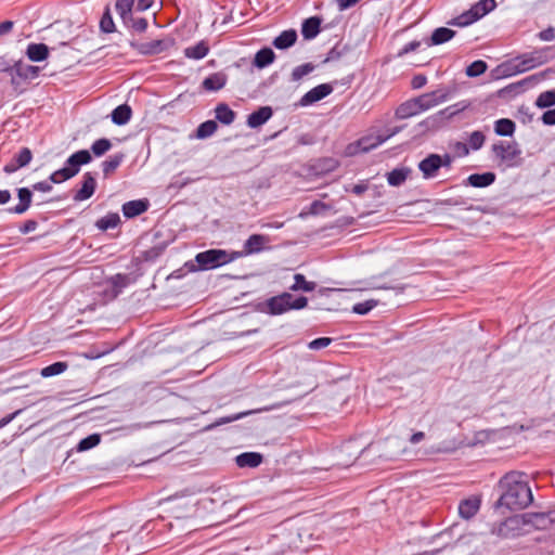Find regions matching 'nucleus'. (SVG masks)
<instances>
[{
	"instance_id": "1",
	"label": "nucleus",
	"mask_w": 555,
	"mask_h": 555,
	"mask_svg": "<svg viewBox=\"0 0 555 555\" xmlns=\"http://www.w3.org/2000/svg\"><path fill=\"white\" fill-rule=\"evenodd\" d=\"M502 491L495 506L507 511H519L526 508L533 501L531 489L526 480L525 474L509 472L499 481Z\"/></svg>"
},
{
	"instance_id": "2",
	"label": "nucleus",
	"mask_w": 555,
	"mask_h": 555,
	"mask_svg": "<svg viewBox=\"0 0 555 555\" xmlns=\"http://www.w3.org/2000/svg\"><path fill=\"white\" fill-rule=\"evenodd\" d=\"M155 0H116L114 8L122 26L130 33L153 31L151 28H159L155 16V12L151 14V18L142 16L141 13L153 8Z\"/></svg>"
},
{
	"instance_id": "3",
	"label": "nucleus",
	"mask_w": 555,
	"mask_h": 555,
	"mask_svg": "<svg viewBox=\"0 0 555 555\" xmlns=\"http://www.w3.org/2000/svg\"><path fill=\"white\" fill-rule=\"evenodd\" d=\"M242 257L240 251L228 253L223 249H208L198 253L195 261L201 270H212L221 266L228 264Z\"/></svg>"
},
{
	"instance_id": "4",
	"label": "nucleus",
	"mask_w": 555,
	"mask_h": 555,
	"mask_svg": "<svg viewBox=\"0 0 555 555\" xmlns=\"http://www.w3.org/2000/svg\"><path fill=\"white\" fill-rule=\"evenodd\" d=\"M91 154L87 150H80L74 154H72L66 163L65 166L56 171H54L50 176V180L52 183H61L64 182L73 177H75L82 165H87L91 162Z\"/></svg>"
},
{
	"instance_id": "5",
	"label": "nucleus",
	"mask_w": 555,
	"mask_h": 555,
	"mask_svg": "<svg viewBox=\"0 0 555 555\" xmlns=\"http://www.w3.org/2000/svg\"><path fill=\"white\" fill-rule=\"evenodd\" d=\"M266 305L270 314L279 315L291 310L305 309L308 305V299L304 296L294 298L292 294L285 292L269 298Z\"/></svg>"
},
{
	"instance_id": "6",
	"label": "nucleus",
	"mask_w": 555,
	"mask_h": 555,
	"mask_svg": "<svg viewBox=\"0 0 555 555\" xmlns=\"http://www.w3.org/2000/svg\"><path fill=\"white\" fill-rule=\"evenodd\" d=\"M495 7V0H480L472 5L469 10L453 18L449 24L461 27L468 26L494 10Z\"/></svg>"
},
{
	"instance_id": "7",
	"label": "nucleus",
	"mask_w": 555,
	"mask_h": 555,
	"mask_svg": "<svg viewBox=\"0 0 555 555\" xmlns=\"http://www.w3.org/2000/svg\"><path fill=\"white\" fill-rule=\"evenodd\" d=\"M490 532L498 539H515L528 534V529L524 528L521 516L515 515L493 525Z\"/></svg>"
},
{
	"instance_id": "8",
	"label": "nucleus",
	"mask_w": 555,
	"mask_h": 555,
	"mask_svg": "<svg viewBox=\"0 0 555 555\" xmlns=\"http://www.w3.org/2000/svg\"><path fill=\"white\" fill-rule=\"evenodd\" d=\"M41 68L36 65L16 61L12 66L4 69L11 77V85L16 89L23 82L30 81L39 77Z\"/></svg>"
},
{
	"instance_id": "9",
	"label": "nucleus",
	"mask_w": 555,
	"mask_h": 555,
	"mask_svg": "<svg viewBox=\"0 0 555 555\" xmlns=\"http://www.w3.org/2000/svg\"><path fill=\"white\" fill-rule=\"evenodd\" d=\"M451 164L452 157L449 154H429L418 163V169L423 178L428 180L436 178L440 168H450Z\"/></svg>"
},
{
	"instance_id": "10",
	"label": "nucleus",
	"mask_w": 555,
	"mask_h": 555,
	"mask_svg": "<svg viewBox=\"0 0 555 555\" xmlns=\"http://www.w3.org/2000/svg\"><path fill=\"white\" fill-rule=\"evenodd\" d=\"M150 37H132V39L128 40V43L135 49L140 53L144 54H154L163 51L167 46L171 44L169 40H154L151 42H142L143 39H149Z\"/></svg>"
},
{
	"instance_id": "11",
	"label": "nucleus",
	"mask_w": 555,
	"mask_h": 555,
	"mask_svg": "<svg viewBox=\"0 0 555 555\" xmlns=\"http://www.w3.org/2000/svg\"><path fill=\"white\" fill-rule=\"evenodd\" d=\"M520 516L524 520V528L528 529V533L534 530H546L552 525V518L545 513H526Z\"/></svg>"
},
{
	"instance_id": "12",
	"label": "nucleus",
	"mask_w": 555,
	"mask_h": 555,
	"mask_svg": "<svg viewBox=\"0 0 555 555\" xmlns=\"http://www.w3.org/2000/svg\"><path fill=\"white\" fill-rule=\"evenodd\" d=\"M492 151L494 155L503 163H512L521 154V151L516 142H500L493 144Z\"/></svg>"
},
{
	"instance_id": "13",
	"label": "nucleus",
	"mask_w": 555,
	"mask_h": 555,
	"mask_svg": "<svg viewBox=\"0 0 555 555\" xmlns=\"http://www.w3.org/2000/svg\"><path fill=\"white\" fill-rule=\"evenodd\" d=\"M446 99L447 94L440 90L427 92L421 94L420 96L413 98L421 114L433 107H436L440 103L444 102Z\"/></svg>"
},
{
	"instance_id": "14",
	"label": "nucleus",
	"mask_w": 555,
	"mask_h": 555,
	"mask_svg": "<svg viewBox=\"0 0 555 555\" xmlns=\"http://www.w3.org/2000/svg\"><path fill=\"white\" fill-rule=\"evenodd\" d=\"M333 91L332 86L327 83L319 85L311 90H309L301 99L300 104L302 106L311 105L325 96H327Z\"/></svg>"
},
{
	"instance_id": "15",
	"label": "nucleus",
	"mask_w": 555,
	"mask_h": 555,
	"mask_svg": "<svg viewBox=\"0 0 555 555\" xmlns=\"http://www.w3.org/2000/svg\"><path fill=\"white\" fill-rule=\"evenodd\" d=\"M451 38L452 37H427L421 41H412L409 44H406L401 51H399L398 55L401 56L403 54L416 50L417 48L428 49L434 46L442 44Z\"/></svg>"
},
{
	"instance_id": "16",
	"label": "nucleus",
	"mask_w": 555,
	"mask_h": 555,
	"mask_svg": "<svg viewBox=\"0 0 555 555\" xmlns=\"http://www.w3.org/2000/svg\"><path fill=\"white\" fill-rule=\"evenodd\" d=\"M50 49L44 43H29L26 47L25 55L34 63H40L49 57Z\"/></svg>"
},
{
	"instance_id": "17",
	"label": "nucleus",
	"mask_w": 555,
	"mask_h": 555,
	"mask_svg": "<svg viewBox=\"0 0 555 555\" xmlns=\"http://www.w3.org/2000/svg\"><path fill=\"white\" fill-rule=\"evenodd\" d=\"M267 243H269V238L267 236L253 234L246 240L244 250L240 253L242 254V257L260 253Z\"/></svg>"
},
{
	"instance_id": "18",
	"label": "nucleus",
	"mask_w": 555,
	"mask_h": 555,
	"mask_svg": "<svg viewBox=\"0 0 555 555\" xmlns=\"http://www.w3.org/2000/svg\"><path fill=\"white\" fill-rule=\"evenodd\" d=\"M481 501L478 496H470L460 502L459 515L463 519L473 518L480 509Z\"/></svg>"
},
{
	"instance_id": "19",
	"label": "nucleus",
	"mask_w": 555,
	"mask_h": 555,
	"mask_svg": "<svg viewBox=\"0 0 555 555\" xmlns=\"http://www.w3.org/2000/svg\"><path fill=\"white\" fill-rule=\"evenodd\" d=\"M96 182L90 172L83 175L81 188L77 191L74 196L76 202H82L90 198L95 191Z\"/></svg>"
},
{
	"instance_id": "20",
	"label": "nucleus",
	"mask_w": 555,
	"mask_h": 555,
	"mask_svg": "<svg viewBox=\"0 0 555 555\" xmlns=\"http://www.w3.org/2000/svg\"><path fill=\"white\" fill-rule=\"evenodd\" d=\"M272 116V108L270 106H262L253 112L247 117V126L249 128H258L266 124Z\"/></svg>"
},
{
	"instance_id": "21",
	"label": "nucleus",
	"mask_w": 555,
	"mask_h": 555,
	"mask_svg": "<svg viewBox=\"0 0 555 555\" xmlns=\"http://www.w3.org/2000/svg\"><path fill=\"white\" fill-rule=\"evenodd\" d=\"M149 208L147 201L135 199L127 202L122 205V214L126 218H134L143 212H145Z\"/></svg>"
},
{
	"instance_id": "22",
	"label": "nucleus",
	"mask_w": 555,
	"mask_h": 555,
	"mask_svg": "<svg viewBox=\"0 0 555 555\" xmlns=\"http://www.w3.org/2000/svg\"><path fill=\"white\" fill-rule=\"evenodd\" d=\"M33 158V154L29 149H22L18 154L15 156L14 162L5 165L4 171L7 173H12L16 171L18 168L25 167L30 163Z\"/></svg>"
},
{
	"instance_id": "23",
	"label": "nucleus",
	"mask_w": 555,
	"mask_h": 555,
	"mask_svg": "<svg viewBox=\"0 0 555 555\" xmlns=\"http://www.w3.org/2000/svg\"><path fill=\"white\" fill-rule=\"evenodd\" d=\"M18 204L9 209L10 212L22 215L30 207L33 194L29 189L21 188L17 190Z\"/></svg>"
},
{
	"instance_id": "24",
	"label": "nucleus",
	"mask_w": 555,
	"mask_h": 555,
	"mask_svg": "<svg viewBox=\"0 0 555 555\" xmlns=\"http://www.w3.org/2000/svg\"><path fill=\"white\" fill-rule=\"evenodd\" d=\"M327 26L322 27V18L319 16H311L302 22L301 35L312 36L319 35L320 31L326 30Z\"/></svg>"
},
{
	"instance_id": "25",
	"label": "nucleus",
	"mask_w": 555,
	"mask_h": 555,
	"mask_svg": "<svg viewBox=\"0 0 555 555\" xmlns=\"http://www.w3.org/2000/svg\"><path fill=\"white\" fill-rule=\"evenodd\" d=\"M228 77L224 73H215L206 77L203 81V88L207 91H218L227 83Z\"/></svg>"
},
{
	"instance_id": "26",
	"label": "nucleus",
	"mask_w": 555,
	"mask_h": 555,
	"mask_svg": "<svg viewBox=\"0 0 555 555\" xmlns=\"http://www.w3.org/2000/svg\"><path fill=\"white\" fill-rule=\"evenodd\" d=\"M262 462V455L257 452H244L235 457L238 467H257Z\"/></svg>"
},
{
	"instance_id": "27",
	"label": "nucleus",
	"mask_w": 555,
	"mask_h": 555,
	"mask_svg": "<svg viewBox=\"0 0 555 555\" xmlns=\"http://www.w3.org/2000/svg\"><path fill=\"white\" fill-rule=\"evenodd\" d=\"M393 133L395 132L388 134L387 137H364L357 142V149L360 152H369L383 144Z\"/></svg>"
},
{
	"instance_id": "28",
	"label": "nucleus",
	"mask_w": 555,
	"mask_h": 555,
	"mask_svg": "<svg viewBox=\"0 0 555 555\" xmlns=\"http://www.w3.org/2000/svg\"><path fill=\"white\" fill-rule=\"evenodd\" d=\"M516 125L509 118H501L494 121V132L500 137H512L515 133Z\"/></svg>"
},
{
	"instance_id": "29",
	"label": "nucleus",
	"mask_w": 555,
	"mask_h": 555,
	"mask_svg": "<svg viewBox=\"0 0 555 555\" xmlns=\"http://www.w3.org/2000/svg\"><path fill=\"white\" fill-rule=\"evenodd\" d=\"M420 114L421 113L417 109L416 103L414 102L413 99L403 102L396 109V116L400 119H406Z\"/></svg>"
},
{
	"instance_id": "30",
	"label": "nucleus",
	"mask_w": 555,
	"mask_h": 555,
	"mask_svg": "<svg viewBox=\"0 0 555 555\" xmlns=\"http://www.w3.org/2000/svg\"><path fill=\"white\" fill-rule=\"evenodd\" d=\"M131 113L127 104L119 105L112 112V121L118 126L126 125L131 118Z\"/></svg>"
},
{
	"instance_id": "31",
	"label": "nucleus",
	"mask_w": 555,
	"mask_h": 555,
	"mask_svg": "<svg viewBox=\"0 0 555 555\" xmlns=\"http://www.w3.org/2000/svg\"><path fill=\"white\" fill-rule=\"evenodd\" d=\"M495 176L492 172L474 173L468 177V183L474 188H486L494 182Z\"/></svg>"
},
{
	"instance_id": "32",
	"label": "nucleus",
	"mask_w": 555,
	"mask_h": 555,
	"mask_svg": "<svg viewBox=\"0 0 555 555\" xmlns=\"http://www.w3.org/2000/svg\"><path fill=\"white\" fill-rule=\"evenodd\" d=\"M317 287L315 282L307 281L306 276L301 273H296L294 275V283L291 285L289 289L293 292H312Z\"/></svg>"
},
{
	"instance_id": "33",
	"label": "nucleus",
	"mask_w": 555,
	"mask_h": 555,
	"mask_svg": "<svg viewBox=\"0 0 555 555\" xmlns=\"http://www.w3.org/2000/svg\"><path fill=\"white\" fill-rule=\"evenodd\" d=\"M215 113L216 118L223 125H231L234 121L235 113L224 103L218 104Z\"/></svg>"
},
{
	"instance_id": "34",
	"label": "nucleus",
	"mask_w": 555,
	"mask_h": 555,
	"mask_svg": "<svg viewBox=\"0 0 555 555\" xmlns=\"http://www.w3.org/2000/svg\"><path fill=\"white\" fill-rule=\"evenodd\" d=\"M274 61V52L270 48L259 50L254 60V64L258 68H263Z\"/></svg>"
},
{
	"instance_id": "35",
	"label": "nucleus",
	"mask_w": 555,
	"mask_h": 555,
	"mask_svg": "<svg viewBox=\"0 0 555 555\" xmlns=\"http://www.w3.org/2000/svg\"><path fill=\"white\" fill-rule=\"evenodd\" d=\"M99 25H100V29L105 34L119 33V30L117 29V27L114 23L112 12H111V9L108 5H106V8L104 10Z\"/></svg>"
},
{
	"instance_id": "36",
	"label": "nucleus",
	"mask_w": 555,
	"mask_h": 555,
	"mask_svg": "<svg viewBox=\"0 0 555 555\" xmlns=\"http://www.w3.org/2000/svg\"><path fill=\"white\" fill-rule=\"evenodd\" d=\"M125 155L122 153H117L109 156L106 160L102 163V169L105 177L109 176L114 172L122 163Z\"/></svg>"
},
{
	"instance_id": "37",
	"label": "nucleus",
	"mask_w": 555,
	"mask_h": 555,
	"mask_svg": "<svg viewBox=\"0 0 555 555\" xmlns=\"http://www.w3.org/2000/svg\"><path fill=\"white\" fill-rule=\"evenodd\" d=\"M410 172L409 168H396L387 175V181L390 185L398 186L406 180Z\"/></svg>"
},
{
	"instance_id": "38",
	"label": "nucleus",
	"mask_w": 555,
	"mask_h": 555,
	"mask_svg": "<svg viewBox=\"0 0 555 555\" xmlns=\"http://www.w3.org/2000/svg\"><path fill=\"white\" fill-rule=\"evenodd\" d=\"M208 51H209V48L206 44V42L205 41H201V42H198L194 47L186 48L184 50V55L188 59L201 60V59H203V57H205L207 55Z\"/></svg>"
},
{
	"instance_id": "39",
	"label": "nucleus",
	"mask_w": 555,
	"mask_h": 555,
	"mask_svg": "<svg viewBox=\"0 0 555 555\" xmlns=\"http://www.w3.org/2000/svg\"><path fill=\"white\" fill-rule=\"evenodd\" d=\"M120 222L119 215L116 212L107 214L106 216L99 219L95 223L96 228L101 231L114 229Z\"/></svg>"
},
{
	"instance_id": "40",
	"label": "nucleus",
	"mask_w": 555,
	"mask_h": 555,
	"mask_svg": "<svg viewBox=\"0 0 555 555\" xmlns=\"http://www.w3.org/2000/svg\"><path fill=\"white\" fill-rule=\"evenodd\" d=\"M67 367L68 365L66 362H54L43 367L40 374L42 377L48 378L64 373L67 370Z\"/></svg>"
},
{
	"instance_id": "41",
	"label": "nucleus",
	"mask_w": 555,
	"mask_h": 555,
	"mask_svg": "<svg viewBox=\"0 0 555 555\" xmlns=\"http://www.w3.org/2000/svg\"><path fill=\"white\" fill-rule=\"evenodd\" d=\"M217 130V124L214 120L202 122L196 130V138L206 139L212 135Z\"/></svg>"
},
{
	"instance_id": "42",
	"label": "nucleus",
	"mask_w": 555,
	"mask_h": 555,
	"mask_svg": "<svg viewBox=\"0 0 555 555\" xmlns=\"http://www.w3.org/2000/svg\"><path fill=\"white\" fill-rule=\"evenodd\" d=\"M101 441V436L99 434H92L88 437L81 439L77 446V451L83 452L88 451L94 447H96Z\"/></svg>"
},
{
	"instance_id": "43",
	"label": "nucleus",
	"mask_w": 555,
	"mask_h": 555,
	"mask_svg": "<svg viewBox=\"0 0 555 555\" xmlns=\"http://www.w3.org/2000/svg\"><path fill=\"white\" fill-rule=\"evenodd\" d=\"M535 105L540 108H545L555 105V90H547L537 98Z\"/></svg>"
},
{
	"instance_id": "44",
	"label": "nucleus",
	"mask_w": 555,
	"mask_h": 555,
	"mask_svg": "<svg viewBox=\"0 0 555 555\" xmlns=\"http://www.w3.org/2000/svg\"><path fill=\"white\" fill-rule=\"evenodd\" d=\"M266 410L267 409L250 410V411L240 412V413H236V414H233L230 416L220 417L215 422L214 426H221V425H224V424H228L231 422H235V421H238V420H241L247 415H250L253 413L262 412Z\"/></svg>"
},
{
	"instance_id": "45",
	"label": "nucleus",
	"mask_w": 555,
	"mask_h": 555,
	"mask_svg": "<svg viewBox=\"0 0 555 555\" xmlns=\"http://www.w3.org/2000/svg\"><path fill=\"white\" fill-rule=\"evenodd\" d=\"M112 288L114 289V296H117L118 293L127 286L129 279L125 274H115L114 276L109 278L107 281Z\"/></svg>"
},
{
	"instance_id": "46",
	"label": "nucleus",
	"mask_w": 555,
	"mask_h": 555,
	"mask_svg": "<svg viewBox=\"0 0 555 555\" xmlns=\"http://www.w3.org/2000/svg\"><path fill=\"white\" fill-rule=\"evenodd\" d=\"M112 147V143L108 139H99L96 141H94L91 145V151L92 153L96 156V157H100L102 155H104L106 152H108Z\"/></svg>"
},
{
	"instance_id": "47",
	"label": "nucleus",
	"mask_w": 555,
	"mask_h": 555,
	"mask_svg": "<svg viewBox=\"0 0 555 555\" xmlns=\"http://www.w3.org/2000/svg\"><path fill=\"white\" fill-rule=\"evenodd\" d=\"M487 67L486 62L478 60L468 65L465 73L468 77H478L487 70Z\"/></svg>"
},
{
	"instance_id": "48",
	"label": "nucleus",
	"mask_w": 555,
	"mask_h": 555,
	"mask_svg": "<svg viewBox=\"0 0 555 555\" xmlns=\"http://www.w3.org/2000/svg\"><path fill=\"white\" fill-rule=\"evenodd\" d=\"M378 301L369 299L362 302H358L352 307V312L356 314L364 315L377 306Z\"/></svg>"
},
{
	"instance_id": "49",
	"label": "nucleus",
	"mask_w": 555,
	"mask_h": 555,
	"mask_svg": "<svg viewBox=\"0 0 555 555\" xmlns=\"http://www.w3.org/2000/svg\"><path fill=\"white\" fill-rule=\"evenodd\" d=\"M331 207L323 203V202H320V201H314L313 203H311V205L309 206V210L308 212H300L299 214V217L300 218H304L306 215H313V216H317V215H321V214H324L325 211L330 210Z\"/></svg>"
},
{
	"instance_id": "50",
	"label": "nucleus",
	"mask_w": 555,
	"mask_h": 555,
	"mask_svg": "<svg viewBox=\"0 0 555 555\" xmlns=\"http://www.w3.org/2000/svg\"><path fill=\"white\" fill-rule=\"evenodd\" d=\"M363 451V447L358 444L357 441H349L345 443L341 448V453H347L353 460H356L361 452Z\"/></svg>"
},
{
	"instance_id": "51",
	"label": "nucleus",
	"mask_w": 555,
	"mask_h": 555,
	"mask_svg": "<svg viewBox=\"0 0 555 555\" xmlns=\"http://www.w3.org/2000/svg\"><path fill=\"white\" fill-rule=\"evenodd\" d=\"M485 139V134L481 131H474L469 134L468 144L470 149L477 151L483 145Z\"/></svg>"
},
{
	"instance_id": "52",
	"label": "nucleus",
	"mask_w": 555,
	"mask_h": 555,
	"mask_svg": "<svg viewBox=\"0 0 555 555\" xmlns=\"http://www.w3.org/2000/svg\"><path fill=\"white\" fill-rule=\"evenodd\" d=\"M312 70H313V66L311 64H304V65L297 66L292 72V78L294 81H299L302 77L307 76Z\"/></svg>"
},
{
	"instance_id": "53",
	"label": "nucleus",
	"mask_w": 555,
	"mask_h": 555,
	"mask_svg": "<svg viewBox=\"0 0 555 555\" xmlns=\"http://www.w3.org/2000/svg\"><path fill=\"white\" fill-rule=\"evenodd\" d=\"M332 343V338L330 337H320L311 340L308 344V348L311 350H321L323 348H326Z\"/></svg>"
},
{
	"instance_id": "54",
	"label": "nucleus",
	"mask_w": 555,
	"mask_h": 555,
	"mask_svg": "<svg viewBox=\"0 0 555 555\" xmlns=\"http://www.w3.org/2000/svg\"><path fill=\"white\" fill-rule=\"evenodd\" d=\"M296 38L297 37H275L273 46L276 49H287L295 43Z\"/></svg>"
},
{
	"instance_id": "55",
	"label": "nucleus",
	"mask_w": 555,
	"mask_h": 555,
	"mask_svg": "<svg viewBox=\"0 0 555 555\" xmlns=\"http://www.w3.org/2000/svg\"><path fill=\"white\" fill-rule=\"evenodd\" d=\"M541 119L544 125H547V126L555 125V107L553 109H548V111L544 112Z\"/></svg>"
},
{
	"instance_id": "56",
	"label": "nucleus",
	"mask_w": 555,
	"mask_h": 555,
	"mask_svg": "<svg viewBox=\"0 0 555 555\" xmlns=\"http://www.w3.org/2000/svg\"><path fill=\"white\" fill-rule=\"evenodd\" d=\"M49 28L55 33H64L65 30H67L69 28V24L67 21H57V22L53 23L52 25H50Z\"/></svg>"
},
{
	"instance_id": "57",
	"label": "nucleus",
	"mask_w": 555,
	"mask_h": 555,
	"mask_svg": "<svg viewBox=\"0 0 555 555\" xmlns=\"http://www.w3.org/2000/svg\"><path fill=\"white\" fill-rule=\"evenodd\" d=\"M427 82V78L424 75H416L413 77L411 81V86L413 89H421L424 87Z\"/></svg>"
},
{
	"instance_id": "58",
	"label": "nucleus",
	"mask_w": 555,
	"mask_h": 555,
	"mask_svg": "<svg viewBox=\"0 0 555 555\" xmlns=\"http://www.w3.org/2000/svg\"><path fill=\"white\" fill-rule=\"evenodd\" d=\"M51 182H52L51 180H50V182L49 181L37 182L33 185V189L36 191L43 192V193L50 192L52 190Z\"/></svg>"
},
{
	"instance_id": "59",
	"label": "nucleus",
	"mask_w": 555,
	"mask_h": 555,
	"mask_svg": "<svg viewBox=\"0 0 555 555\" xmlns=\"http://www.w3.org/2000/svg\"><path fill=\"white\" fill-rule=\"evenodd\" d=\"M37 228V222L34 220H27L21 228L20 231L23 234H27L29 232L35 231Z\"/></svg>"
},
{
	"instance_id": "60",
	"label": "nucleus",
	"mask_w": 555,
	"mask_h": 555,
	"mask_svg": "<svg viewBox=\"0 0 555 555\" xmlns=\"http://www.w3.org/2000/svg\"><path fill=\"white\" fill-rule=\"evenodd\" d=\"M14 22L12 21H4L0 23V35H5L10 33L13 29Z\"/></svg>"
},
{
	"instance_id": "61",
	"label": "nucleus",
	"mask_w": 555,
	"mask_h": 555,
	"mask_svg": "<svg viewBox=\"0 0 555 555\" xmlns=\"http://www.w3.org/2000/svg\"><path fill=\"white\" fill-rule=\"evenodd\" d=\"M336 2L340 10H346L354 5L358 2V0H336Z\"/></svg>"
},
{
	"instance_id": "62",
	"label": "nucleus",
	"mask_w": 555,
	"mask_h": 555,
	"mask_svg": "<svg viewBox=\"0 0 555 555\" xmlns=\"http://www.w3.org/2000/svg\"><path fill=\"white\" fill-rule=\"evenodd\" d=\"M425 438V434L423 431H417V433H414L411 437H410V442L412 444H417L420 443L421 441H423Z\"/></svg>"
},
{
	"instance_id": "63",
	"label": "nucleus",
	"mask_w": 555,
	"mask_h": 555,
	"mask_svg": "<svg viewBox=\"0 0 555 555\" xmlns=\"http://www.w3.org/2000/svg\"><path fill=\"white\" fill-rule=\"evenodd\" d=\"M431 35H455V31L447 27H438Z\"/></svg>"
},
{
	"instance_id": "64",
	"label": "nucleus",
	"mask_w": 555,
	"mask_h": 555,
	"mask_svg": "<svg viewBox=\"0 0 555 555\" xmlns=\"http://www.w3.org/2000/svg\"><path fill=\"white\" fill-rule=\"evenodd\" d=\"M11 199V193L8 190H0V205L7 204Z\"/></svg>"
}]
</instances>
